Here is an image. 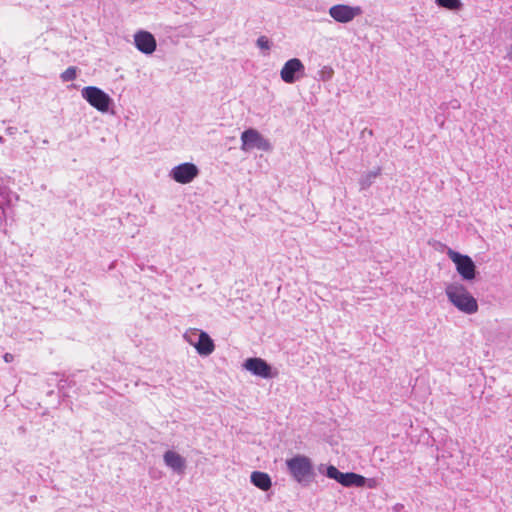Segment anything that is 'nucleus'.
<instances>
[{
    "label": "nucleus",
    "mask_w": 512,
    "mask_h": 512,
    "mask_svg": "<svg viewBox=\"0 0 512 512\" xmlns=\"http://www.w3.org/2000/svg\"><path fill=\"white\" fill-rule=\"evenodd\" d=\"M304 72L305 67L302 61L298 58H291L283 65L280 77L285 83L293 84L304 75Z\"/></svg>",
    "instance_id": "6e6552de"
},
{
    "label": "nucleus",
    "mask_w": 512,
    "mask_h": 512,
    "mask_svg": "<svg viewBox=\"0 0 512 512\" xmlns=\"http://www.w3.org/2000/svg\"><path fill=\"white\" fill-rule=\"evenodd\" d=\"M251 483L262 491H268L272 486L271 477L261 471H253L250 476Z\"/></svg>",
    "instance_id": "ddd939ff"
},
{
    "label": "nucleus",
    "mask_w": 512,
    "mask_h": 512,
    "mask_svg": "<svg viewBox=\"0 0 512 512\" xmlns=\"http://www.w3.org/2000/svg\"><path fill=\"white\" fill-rule=\"evenodd\" d=\"M203 331L199 329H189L184 334V339L193 347H195V342L197 341L198 334H202Z\"/></svg>",
    "instance_id": "6ab92c4d"
},
{
    "label": "nucleus",
    "mask_w": 512,
    "mask_h": 512,
    "mask_svg": "<svg viewBox=\"0 0 512 512\" xmlns=\"http://www.w3.org/2000/svg\"><path fill=\"white\" fill-rule=\"evenodd\" d=\"M194 348L199 355L208 356L214 351L215 345L211 337L206 332H202V334H198Z\"/></svg>",
    "instance_id": "f8f14e48"
},
{
    "label": "nucleus",
    "mask_w": 512,
    "mask_h": 512,
    "mask_svg": "<svg viewBox=\"0 0 512 512\" xmlns=\"http://www.w3.org/2000/svg\"><path fill=\"white\" fill-rule=\"evenodd\" d=\"M288 473L303 487L309 486L314 480L315 472L311 459L305 455H295L286 460Z\"/></svg>",
    "instance_id": "f257e3e1"
},
{
    "label": "nucleus",
    "mask_w": 512,
    "mask_h": 512,
    "mask_svg": "<svg viewBox=\"0 0 512 512\" xmlns=\"http://www.w3.org/2000/svg\"><path fill=\"white\" fill-rule=\"evenodd\" d=\"M366 483V478L362 475L353 472H342L340 482L344 487H363Z\"/></svg>",
    "instance_id": "4468645a"
},
{
    "label": "nucleus",
    "mask_w": 512,
    "mask_h": 512,
    "mask_svg": "<svg viewBox=\"0 0 512 512\" xmlns=\"http://www.w3.org/2000/svg\"><path fill=\"white\" fill-rule=\"evenodd\" d=\"M243 368L263 379H271L277 375V372H273L271 365L259 357L247 358L243 363Z\"/></svg>",
    "instance_id": "0eeeda50"
},
{
    "label": "nucleus",
    "mask_w": 512,
    "mask_h": 512,
    "mask_svg": "<svg viewBox=\"0 0 512 512\" xmlns=\"http://www.w3.org/2000/svg\"><path fill=\"white\" fill-rule=\"evenodd\" d=\"M77 77V67L70 66L64 72L61 73L60 78L63 82H69L75 80Z\"/></svg>",
    "instance_id": "a211bd4d"
},
{
    "label": "nucleus",
    "mask_w": 512,
    "mask_h": 512,
    "mask_svg": "<svg viewBox=\"0 0 512 512\" xmlns=\"http://www.w3.org/2000/svg\"><path fill=\"white\" fill-rule=\"evenodd\" d=\"M134 44L136 48L144 54H152L157 47L156 39L152 33L140 30L134 35Z\"/></svg>",
    "instance_id": "9d476101"
},
{
    "label": "nucleus",
    "mask_w": 512,
    "mask_h": 512,
    "mask_svg": "<svg viewBox=\"0 0 512 512\" xmlns=\"http://www.w3.org/2000/svg\"><path fill=\"white\" fill-rule=\"evenodd\" d=\"M448 300L461 312L471 315L478 311L477 300L461 283H451L445 289Z\"/></svg>",
    "instance_id": "f03ea898"
},
{
    "label": "nucleus",
    "mask_w": 512,
    "mask_h": 512,
    "mask_svg": "<svg viewBox=\"0 0 512 512\" xmlns=\"http://www.w3.org/2000/svg\"><path fill=\"white\" fill-rule=\"evenodd\" d=\"M241 142V149L243 151H248L254 148L261 151H270L272 149L270 141L263 137V135L254 128H248L242 132Z\"/></svg>",
    "instance_id": "39448f33"
},
{
    "label": "nucleus",
    "mask_w": 512,
    "mask_h": 512,
    "mask_svg": "<svg viewBox=\"0 0 512 512\" xmlns=\"http://www.w3.org/2000/svg\"><path fill=\"white\" fill-rule=\"evenodd\" d=\"M437 6L451 11H459L463 7L461 0H435Z\"/></svg>",
    "instance_id": "f3484780"
},
{
    "label": "nucleus",
    "mask_w": 512,
    "mask_h": 512,
    "mask_svg": "<svg viewBox=\"0 0 512 512\" xmlns=\"http://www.w3.org/2000/svg\"><path fill=\"white\" fill-rule=\"evenodd\" d=\"M163 460L166 466L171 468L176 473H183L186 468L185 458L175 451H166L163 455Z\"/></svg>",
    "instance_id": "9b49d317"
},
{
    "label": "nucleus",
    "mask_w": 512,
    "mask_h": 512,
    "mask_svg": "<svg viewBox=\"0 0 512 512\" xmlns=\"http://www.w3.org/2000/svg\"><path fill=\"white\" fill-rule=\"evenodd\" d=\"M381 171V167H376L372 171L363 173L359 179L360 190L368 189L375 182L376 178L380 176Z\"/></svg>",
    "instance_id": "2eb2a0df"
},
{
    "label": "nucleus",
    "mask_w": 512,
    "mask_h": 512,
    "mask_svg": "<svg viewBox=\"0 0 512 512\" xmlns=\"http://www.w3.org/2000/svg\"><path fill=\"white\" fill-rule=\"evenodd\" d=\"M447 105L451 109H459L461 106L460 102L457 99L451 100Z\"/></svg>",
    "instance_id": "4be33fe9"
},
{
    "label": "nucleus",
    "mask_w": 512,
    "mask_h": 512,
    "mask_svg": "<svg viewBox=\"0 0 512 512\" xmlns=\"http://www.w3.org/2000/svg\"><path fill=\"white\" fill-rule=\"evenodd\" d=\"M81 96L101 113H107L113 105V99L104 90L96 86L84 87L81 90Z\"/></svg>",
    "instance_id": "7ed1b4c3"
},
{
    "label": "nucleus",
    "mask_w": 512,
    "mask_h": 512,
    "mask_svg": "<svg viewBox=\"0 0 512 512\" xmlns=\"http://www.w3.org/2000/svg\"><path fill=\"white\" fill-rule=\"evenodd\" d=\"M447 255L455 264L458 274L464 281H472L476 278V265L470 256L452 249L448 250Z\"/></svg>",
    "instance_id": "20e7f679"
},
{
    "label": "nucleus",
    "mask_w": 512,
    "mask_h": 512,
    "mask_svg": "<svg viewBox=\"0 0 512 512\" xmlns=\"http://www.w3.org/2000/svg\"><path fill=\"white\" fill-rule=\"evenodd\" d=\"M256 44L260 49H266V50L270 49V41L266 36H260L257 39Z\"/></svg>",
    "instance_id": "aec40b11"
},
{
    "label": "nucleus",
    "mask_w": 512,
    "mask_h": 512,
    "mask_svg": "<svg viewBox=\"0 0 512 512\" xmlns=\"http://www.w3.org/2000/svg\"><path fill=\"white\" fill-rule=\"evenodd\" d=\"M66 383H67V379H64V378L60 379L58 382V389L60 391H62L65 388Z\"/></svg>",
    "instance_id": "b1692460"
},
{
    "label": "nucleus",
    "mask_w": 512,
    "mask_h": 512,
    "mask_svg": "<svg viewBox=\"0 0 512 512\" xmlns=\"http://www.w3.org/2000/svg\"><path fill=\"white\" fill-rule=\"evenodd\" d=\"M3 358L6 363H10L14 360V355L11 353H5Z\"/></svg>",
    "instance_id": "5701e85b"
},
{
    "label": "nucleus",
    "mask_w": 512,
    "mask_h": 512,
    "mask_svg": "<svg viewBox=\"0 0 512 512\" xmlns=\"http://www.w3.org/2000/svg\"><path fill=\"white\" fill-rule=\"evenodd\" d=\"M199 174L198 167L191 163L185 162L175 166L170 171V177L177 183L188 184L192 182Z\"/></svg>",
    "instance_id": "1a4fd4ad"
},
{
    "label": "nucleus",
    "mask_w": 512,
    "mask_h": 512,
    "mask_svg": "<svg viewBox=\"0 0 512 512\" xmlns=\"http://www.w3.org/2000/svg\"><path fill=\"white\" fill-rule=\"evenodd\" d=\"M363 10L360 6H350L347 4H336L329 8V15L338 23H349L357 16H360Z\"/></svg>",
    "instance_id": "423d86ee"
},
{
    "label": "nucleus",
    "mask_w": 512,
    "mask_h": 512,
    "mask_svg": "<svg viewBox=\"0 0 512 512\" xmlns=\"http://www.w3.org/2000/svg\"><path fill=\"white\" fill-rule=\"evenodd\" d=\"M319 472L338 483L340 482L342 472L339 471L334 465H321L319 467Z\"/></svg>",
    "instance_id": "dca6fc26"
},
{
    "label": "nucleus",
    "mask_w": 512,
    "mask_h": 512,
    "mask_svg": "<svg viewBox=\"0 0 512 512\" xmlns=\"http://www.w3.org/2000/svg\"><path fill=\"white\" fill-rule=\"evenodd\" d=\"M403 510H404L403 504L397 503L396 505L393 506L394 512H402Z\"/></svg>",
    "instance_id": "393cba45"
},
{
    "label": "nucleus",
    "mask_w": 512,
    "mask_h": 512,
    "mask_svg": "<svg viewBox=\"0 0 512 512\" xmlns=\"http://www.w3.org/2000/svg\"><path fill=\"white\" fill-rule=\"evenodd\" d=\"M505 59L509 60V61H512V46L509 47L505 57Z\"/></svg>",
    "instance_id": "a878e982"
},
{
    "label": "nucleus",
    "mask_w": 512,
    "mask_h": 512,
    "mask_svg": "<svg viewBox=\"0 0 512 512\" xmlns=\"http://www.w3.org/2000/svg\"><path fill=\"white\" fill-rule=\"evenodd\" d=\"M332 75H333V70L330 67L325 66L321 70V79L324 81L330 80Z\"/></svg>",
    "instance_id": "412c9836"
}]
</instances>
